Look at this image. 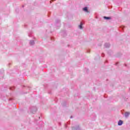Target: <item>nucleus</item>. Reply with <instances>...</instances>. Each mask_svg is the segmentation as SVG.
Here are the masks:
<instances>
[{
	"instance_id": "obj_1",
	"label": "nucleus",
	"mask_w": 130,
	"mask_h": 130,
	"mask_svg": "<svg viewBox=\"0 0 130 130\" xmlns=\"http://www.w3.org/2000/svg\"><path fill=\"white\" fill-rule=\"evenodd\" d=\"M36 111H37V108L36 107H33L31 111L32 113H35Z\"/></svg>"
},
{
	"instance_id": "obj_2",
	"label": "nucleus",
	"mask_w": 130,
	"mask_h": 130,
	"mask_svg": "<svg viewBox=\"0 0 130 130\" xmlns=\"http://www.w3.org/2000/svg\"><path fill=\"white\" fill-rule=\"evenodd\" d=\"M123 123V122L122 121V120H120L118 122V125H122V124Z\"/></svg>"
},
{
	"instance_id": "obj_3",
	"label": "nucleus",
	"mask_w": 130,
	"mask_h": 130,
	"mask_svg": "<svg viewBox=\"0 0 130 130\" xmlns=\"http://www.w3.org/2000/svg\"><path fill=\"white\" fill-rule=\"evenodd\" d=\"M109 46H110V44H109V43L105 44V47H106V48H108V47H109Z\"/></svg>"
},
{
	"instance_id": "obj_4",
	"label": "nucleus",
	"mask_w": 130,
	"mask_h": 130,
	"mask_svg": "<svg viewBox=\"0 0 130 130\" xmlns=\"http://www.w3.org/2000/svg\"><path fill=\"white\" fill-rule=\"evenodd\" d=\"M29 44H30V45H34V44H35L34 41H33V40L30 41L29 42Z\"/></svg>"
},
{
	"instance_id": "obj_5",
	"label": "nucleus",
	"mask_w": 130,
	"mask_h": 130,
	"mask_svg": "<svg viewBox=\"0 0 130 130\" xmlns=\"http://www.w3.org/2000/svg\"><path fill=\"white\" fill-rule=\"evenodd\" d=\"M83 11H84V12H86V13H88V8L87 7H85L83 8Z\"/></svg>"
},
{
	"instance_id": "obj_6",
	"label": "nucleus",
	"mask_w": 130,
	"mask_h": 130,
	"mask_svg": "<svg viewBox=\"0 0 130 130\" xmlns=\"http://www.w3.org/2000/svg\"><path fill=\"white\" fill-rule=\"evenodd\" d=\"M128 115H129V112H125V117H128Z\"/></svg>"
},
{
	"instance_id": "obj_7",
	"label": "nucleus",
	"mask_w": 130,
	"mask_h": 130,
	"mask_svg": "<svg viewBox=\"0 0 130 130\" xmlns=\"http://www.w3.org/2000/svg\"><path fill=\"white\" fill-rule=\"evenodd\" d=\"M80 29H83V22L80 23V25L79 26Z\"/></svg>"
},
{
	"instance_id": "obj_8",
	"label": "nucleus",
	"mask_w": 130,
	"mask_h": 130,
	"mask_svg": "<svg viewBox=\"0 0 130 130\" xmlns=\"http://www.w3.org/2000/svg\"><path fill=\"white\" fill-rule=\"evenodd\" d=\"M104 18L106 20H110V19H111V18L110 17H107L106 16H104Z\"/></svg>"
},
{
	"instance_id": "obj_9",
	"label": "nucleus",
	"mask_w": 130,
	"mask_h": 130,
	"mask_svg": "<svg viewBox=\"0 0 130 130\" xmlns=\"http://www.w3.org/2000/svg\"><path fill=\"white\" fill-rule=\"evenodd\" d=\"M102 56H103V57H104V54L103 53V54H102Z\"/></svg>"
},
{
	"instance_id": "obj_10",
	"label": "nucleus",
	"mask_w": 130,
	"mask_h": 130,
	"mask_svg": "<svg viewBox=\"0 0 130 130\" xmlns=\"http://www.w3.org/2000/svg\"><path fill=\"white\" fill-rule=\"evenodd\" d=\"M121 28H122V29H123V28H124V26H121Z\"/></svg>"
},
{
	"instance_id": "obj_11",
	"label": "nucleus",
	"mask_w": 130,
	"mask_h": 130,
	"mask_svg": "<svg viewBox=\"0 0 130 130\" xmlns=\"http://www.w3.org/2000/svg\"><path fill=\"white\" fill-rule=\"evenodd\" d=\"M76 130H80V128H77Z\"/></svg>"
},
{
	"instance_id": "obj_12",
	"label": "nucleus",
	"mask_w": 130,
	"mask_h": 130,
	"mask_svg": "<svg viewBox=\"0 0 130 130\" xmlns=\"http://www.w3.org/2000/svg\"><path fill=\"white\" fill-rule=\"evenodd\" d=\"M10 89H11V90H13V88H11Z\"/></svg>"
},
{
	"instance_id": "obj_13",
	"label": "nucleus",
	"mask_w": 130,
	"mask_h": 130,
	"mask_svg": "<svg viewBox=\"0 0 130 130\" xmlns=\"http://www.w3.org/2000/svg\"><path fill=\"white\" fill-rule=\"evenodd\" d=\"M9 100H12V99H10Z\"/></svg>"
},
{
	"instance_id": "obj_14",
	"label": "nucleus",
	"mask_w": 130,
	"mask_h": 130,
	"mask_svg": "<svg viewBox=\"0 0 130 130\" xmlns=\"http://www.w3.org/2000/svg\"><path fill=\"white\" fill-rule=\"evenodd\" d=\"M118 64V62H117V63H116V64Z\"/></svg>"
},
{
	"instance_id": "obj_15",
	"label": "nucleus",
	"mask_w": 130,
	"mask_h": 130,
	"mask_svg": "<svg viewBox=\"0 0 130 130\" xmlns=\"http://www.w3.org/2000/svg\"><path fill=\"white\" fill-rule=\"evenodd\" d=\"M53 38H51V40H53Z\"/></svg>"
},
{
	"instance_id": "obj_16",
	"label": "nucleus",
	"mask_w": 130,
	"mask_h": 130,
	"mask_svg": "<svg viewBox=\"0 0 130 130\" xmlns=\"http://www.w3.org/2000/svg\"><path fill=\"white\" fill-rule=\"evenodd\" d=\"M72 117H73L72 116L71 117V118H72Z\"/></svg>"
}]
</instances>
